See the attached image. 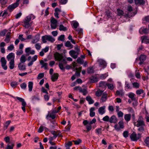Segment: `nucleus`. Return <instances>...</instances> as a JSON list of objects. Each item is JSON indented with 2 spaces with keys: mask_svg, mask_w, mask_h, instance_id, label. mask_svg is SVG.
I'll list each match as a JSON object with an SVG mask.
<instances>
[{
  "mask_svg": "<svg viewBox=\"0 0 149 149\" xmlns=\"http://www.w3.org/2000/svg\"><path fill=\"white\" fill-rule=\"evenodd\" d=\"M95 109L94 107H92L90 109V116L91 117L94 116L95 115V113L94 111Z\"/></svg>",
  "mask_w": 149,
  "mask_h": 149,
  "instance_id": "f3484780",
  "label": "nucleus"
},
{
  "mask_svg": "<svg viewBox=\"0 0 149 149\" xmlns=\"http://www.w3.org/2000/svg\"><path fill=\"white\" fill-rule=\"evenodd\" d=\"M116 94L118 96H122L124 95V93L122 91H116Z\"/></svg>",
  "mask_w": 149,
  "mask_h": 149,
  "instance_id": "f704fd0d",
  "label": "nucleus"
},
{
  "mask_svg": "<svg viewBox=\"0 0 149 149\" xmlns=\"http://www.w3.org/2000/svg\"><path fill=\"white\" fill-rule=\"evenodd\" d=\"M58 75L57 73L54 74L52 76L51 78L53 81L56 80L58 78Z\"/></svg>",
  "mask_w": 149,
  "mask_h": 149,
  "instance_id": "4be33fe9",
  "label": "nucleus"
},
{
  "mask_svg": "<svg viewBox=\"0 0 149 149\" xmlns=\"http://www.w3.org/2000/svg\"><path fill=\"white\" fill-rule=\"evenodd\" d=\"M22 63H19L18 65V67L19 70H24L26 69V65Z\"/></svg>",
  "mask_w": 149,
  "mask_h": 149,
  "instance_id": "dca6fc26",
  "label": "nucleus"
},
{
  "mask_svg": "<svg viewBox=\"0 0 149 149\" xmlns=\"http://www.w3.org/2000/svg\"><path fill=\"white\" fill-rule=\"evenodd\" d=\"M103 102L105 101L107 99V94L105 93H103Z\"/></svg>",
  "mask_w": 149,
  "mask_h": 149,
  "instance_id": "e2e57ef3",
  "label": "nucleus"
},
{
  "mask_svg": "<svg viewBox=\"0 0 149 149\" xmlns=\"http://www.w3.org/2000/svg\"><path fill=\"white\" fill-rule=\"evenodd\" d=\"M14 45L13 44H11L8 47L7 49L8 50L11 51L14 49Z\"/></svg>",
  "mask_w": 149,
  "mask_h": 149,
  "instance_id": "5fc2aeb1",
  "label": "nucleus"
},
{
  "mask_svg": "<svg viewBox=\"0 0 149 149\" xmlns=\"http://www.w3.org/2000/svg\"><path fill=\"white\" fill-rule=\"evenodd\" d=\"M59 30L60 31H66L67 30V29L63 25L61 24L59 26Z\"/></svg>",
  "mask_w": 149,
  "mask_h": 149,
  "instance_id": "bb28decb",
  "label": "nucleus"
},
{
  "mask_svg": "<svg viewBox=\"0 0 149 149\" xmlns=\"http://www.w3.org/2000/svg\"><path fill=\"white\" fill-rule=\"evenodd\" d=\"M13 98L15 99L16 98L17 100H19L20 102H22V103H26L25 101L24 100V99L22 98L19 97H13Z\"/></svg>",
  "mask_w": 149,
  "mask_h": 149,
  "instance_id": "c756f323",
  "label": "nucleus"
},
{
  "mask_svg": "<svg viewBox=\"0 0 149 149\" xmlns=\"http://www.w3.org/2000/svg\"><path fill=\"white\" fill-rule=\"evenodd\" d=\"M144 91L142 89L138 90L136 91V93L137 95H140L143 93Z\"/></svg>",
  "mask_w": 149,
  "mask_h": 149,
  "instance_id": "58836bf2",
  "label": "nucleus"
},
{
  "mask_svg": "<svg viewBox=\"0 0 149 149\" xmlns=\"http://www.w3.org/2000/svg\"><path fill=\"white\" fill-rule=\"evenodd\" d=\"M136 5H143L145 4V1L144 0H134Z\"/></svg>",
  "mask_w": 149,
  "mask_h": 149,
  "instance_id": "aec40b11",
  "label": "nucleus"
},
{
  "mask_svg": "<svg viewBox=\"0 0 149 149\" xmlns=\"http://www.w3.org/2000/svg\"><path fill=\"white\" fill-rule=\"evenodd\" d=\"M15 54L13 53H11L7 56V58L8 61H14Z\"/></svg>",
  "mask_w": 149,
  "mask_h": 149,
  "instance_id": "9b49d317",
  "label": "nucleus"
},
{
  "mask_svg": "<svg viewBox=\"0 0 149 149\" xmlns=\"http://www.w3.org/2000/svg\"><path fill=\"white\" fill-rule=\"evenodd\" d=\"M77 62L81 64H82L84 62V60L81 58H79L77 59Z\"/></svg>",
  "mask_w": 149,
  "mask_h": 149,
  "instance_id": "c03bdc74",
  "label": "nucleus"
},
{
  "mask_svg": "<svg viewBox=\"0 0 149 149\" xmlns=\"http://www.w3.org/2000/svg\"><path fill=\"white\" fill-rule=\"evenodd\" d=\"M7 0H0V3L2 7L7 3Z\"/></svg>",
  "mask_w": 149,
  "mask_h": 149,
  "instance_id": "2f4dec72",
  "label": "nucleus"
},
{
  "mask_svg": "<svg viewBox=\"0 0 149 149\" xmlns=\"http://www.w3.org/2000/svg\"><path fill=\"white\" fill-rule=\"evenodd\" d=\"M117 12L118 15L119 16H120L123 15V11L121 10H120L119 9H117Z\"/></svg>",
  "mask_w": 149,
  "mask_h": 149,
  "instance_id": "3c124183",
  "label": "nucleus"
},
{
  "mask_svg": "<svg viewBox=\"0 0 149 149\" xmlns=\"http://www.w3.org/2000/svg\"><path fill=\"white\" fill-rule=\"evenodd\" d=\"M44 76V74L43 73H40L38 74L37 78L38 79H41Z\"/></svg>",
  "mask_w": 149,
  "mask_h": 149,
  "instance_id": "0e129e2a",
  "label": "nucleus"
},
{
  "mask_svg": "<svg viewBox=\"0 0 149 149\" xmlns=\"http://www.w3.org/2000/svg\"><path fill=\"white\" fill-rule=\"evenodd\" d=\"M118 124L119 127L121 129H123L124 127V123H123V121H119L118 122Z\"/></svg>",
  "mask_w": 149,
  "mask_h": 149,
  "instance_id": "49530a36",
  "label": "nucleus"
},
{
  "mask_svg": "<svg viewBox=\"0 0 149 149\" xmlns=\"http://www.w3.org/2000/svg\"><path fill=\"white\" fill-rule=\"evenodd\" d=\"M26 84L25 83H23L20 85V87L23 89H25L26 87Z\"/></svg>",
  "mask_w": 149,
  "mask_h": 149,
  "instance_id": "8fccbe9b",
  "label": "nucleus"
},
{
  "mask_svg": "<svg viewBox=\"0 0 149 149\" xmlns=\"http://www.w3.org/2000/svg\"><path fill=\"white\" fill-rule=\"evenodd\" d=\"M10 33L9 32L7 33L6 36V38L4 39V41L7 43H9L10 40Z\"/></svg>",
  "mask_w": 149,
  "mask_h": 149,
  "instance_id": "2eb2a0df",
  "label": "nucleus"
},
{
  "mask_svg": "<svg viewBox=\"0 0 149 149\" xmlns=\"http://www.w3.org/2000/svg\"><path fill=\"white\" fill-rule=\"evenodd\" d=\"M33 83L32 82H29L28 83V88H29V91L31 92L32 90L33 86Z\"/></svg>",
  "mask_w": 149,
  "mask_h": 149,
  "instance_id": "cd10ccee",
  "label": "nucleus"
},
{
  "mask_svg": "<svg viewBox=\"0 0 149 149\" xmlns=\"http://www.w3.org/2000/svg\"><path fill=\"white\" fill-rule=\"evenodd\" d=\"M97 132L99 135H101L102 133V130L101 128L96 130Z\"/></svg>",
  "mask_w": 149,
  "mask_h": 149,
  "instance_id": "774afa93",
  "label": "nucleus"
},
{
  "mask_svg": "<svg viewBox=\"0 0 149 149\" xmlns=\"http://www.w3.org/2000/svg\"><path fill=\"white\" fill-rule=\"evenodd\" d=\"M40 63L42 65L41 68H44L45 69H48L47 67V63L41 60L40 61Z\"/></svg>",
  "mask_w": 149,
  "mask_h": 149,
  "instance_id": "a211bd4d",
  "label": "nucleus"
},
{
  "mask_svg": "<svg viewBox=\"0 0 149 149\" xmlns=\"http://www.w3.org/2000/svg\"><path fill=\"white\" fill-rule=\"evenodd\" d=\"M72 145V143L71 142H69L67 143L65 145L66 147L67 148L66 149H69L70 146Z\"/></svg>",
  "mask_w": 149,
  "mask_h": 149,
  "instance_id": "680f3d73",
  "label": "nucleus"
},
{
  "mask_svg": "<svg viewBox=\"0 0 149 149\" xmlns=\"http://www.w3.org/2000/svg\"><path fill=\"white\" fill-rule=\"evenodd\" d=\"M44 129H45L46 130H48V129L46 127L41 125L40 127L38 132L39 133H41L43 131Z\"/></svg>",
  "mask_w": 149,
  "mask_h": 149,
  "instance_id": "393cba45",
  "label": "nucleus"
},
{
  "mask_svg": "<svg viewBox=\"0 0 149 149\" xmlns=\"http://www.w3.org/2000/svg\"><path fill=\"white\" fill-rule=\"evenodd\" d=\"M69 54L72 58L76 59L77 58L79 53L74 50H72L69 52Z\"/></svg>",
  "mask_w": 149,
  "mask_h": 149,
  "instance_id": "1a4fd4ad",
  "label": "nucleus"
},
{
  "mask_svg": "<svg viewBox=\"0 0 149 149\" xmlns=\"http://www.w3.org/2000/svg\"><path fill=\"white\" fill-rule=\"evenodd\" d=\"M20 63H23L25 62L26 61V58L25 56L24 55H22L20 59Z\"/></svg>",
  "mask_w": 149,
  "mask_h": 149,
  "instance_id": "c85d7f7f",
  "label": "nucleus"
},
{
  "mask_svg": "<svg viewBox=\"0 0 149 149\" xmlns=\"http://www.w3.org/2000/svg\"><path fill=\"white\" fill-rule=\"evenodd\" d=\"M108 86V88L111 90H113L114 88L113 85L112 84H106Z\"/></svg>",
  "mask_w": 149,
  "mask_h": 149,
  "instance_id": "de8ad7c7",
  "label": "nucleus"
},
{
  "mask_svg": "<svg viewBox=\"0 0 149 149\" xmlns=\"http://www.w3.org/2000/svg\"><path fill=\"white\" fill-rule=\"evenodd\" d=\"M48 117L51 118L52 119H54L55 118V115L52 114H48L46 118L48 119Z\"/></svg>",
  "mask_w": 149,
  "mask_h": 149,
  "instance_id": "79ce46f5",
  "label": "nucleus"
},
{
  "mask_svg": "<svg viewBox=\"0 0 149 149\" xmlns=\"http://www.w3.org/2000/svg\"><path fill=\"white\" fill-rule=\"evenodd\" d=\"M131 118V115L130 114H126L124 115V119L127 122H128L130 121Z\"/></svg>",
  "mask_w": 149,
  "mask_h": 149,
  "instance_id": "412c9836",
  "label": "nucleus"
},
{
  "mask_svg": "<svg viewBox=\"0 0 149 149\" xmlns=\"http://www.w3.org/2000/svg\"><path fill=\"white\" fill-rule=\"evenodd\" d=\"M10 120H8L6 122L5 125L4 127V130H6L7 128L8 125L10 124Z\"/></svg>",
  "mask_w": 149,
  "mask_h": 149,
  "instance_id": "a18cd8bd",
  "label": "nucleus"
},
{
  "mask_svg": "<svg viewBox=\"0 0 149 149\" xmlns=\"http://www.w3.org/2000/svg\"><path fill=\"white\" fill-rule=\"evenodd\" d=\"M79 91L80 92L82 93L84 95H86L88 93L87 89L82 88L81 87L80 89H79Z\"/></svg>",
  "mask_w": 149,
  "mask_h": 149,
  "instance_id": "6ab92c4d",
  "label": "nucleus"
},
{
  "mask_svg": "<svg viewBox=\"0 0 149 149\" xmlns=\"http://www.w3.org/2000/svg\"><path fill=\"white\" fill-rule=\"evenodd\" d=\"M146 146L149 148V136L147 137L144 140Z\"/></svg>",
  "mask_w": 149,
  "mask_h": 149,
  "instance_id": "7c9ffc66",
  "label": "nucleus"
},
{
  "mask_svg": "<svg viewBox=\"0 0 149 149\" xmlns=\"http://www.w3.org/2000/svg\"><path fill=\"white\" fill-rule=\"evenodd\" d=\"M75 30L80 35H81L82 33V29L78 28L76 29Z\"/></svg>",
  "mask_w": 149,
  "mask_h": 149,
  "instance_id": "69168bd1",
  "label": "nucleus"
},
{
  "mask_svg": "<svg viewBox=\"0 0 149 149\" xmlns=\"http://www.w3.org/2000/svg\"><path fill=\"white\" fill-rule=\"evenodd\" d=\"M102 93V91L100 90H98L97 92H96L95 94L97 96H100Z\"/></svg>",
  "mask_w": 149,
  "mask_h": 149,
  "instance_id": "ea45409f",
  "label": "nucleus"
},
{
  "mask_svg": "<svg viewBox=\"0 0 149 149\" xmlns=\"http://www.w3.org/2000/svg\"><path fill=\"white\" fill-rule=\"evenodd\" d=\"M14 145L13 143L11 145H8L7 147L6 148V149H13Z\"/></svg>",
  "mask_w": 149,
  "mask_h": 149,
  "instance_id": "13d9d810",
  "label": "nucleus"
},
{
  "mask_svg": "<svg viewBox=\"0 0 149 149\" xmlns=\"http://www.w3.org/2000/svg\"><path fill=\"white\" fill-rule=\"evenodd\" d=\"M123 135L124 137L126 138L128 136V132L127 131H125L123 133Z\"/></svg>",
  "mask_w": 149,
  "mask_h": 149,
  "instance_id": "603ef678",
  "label": "nucleus"
},
{
  "mask_svg": "<svg viewBox=\"0 0 149 149\" xmlns=\"http://www.w3.org/2000/svg\"><path fill=\"white\" fill-rule=\"evenodd\" d=\"M86 100L89 103V104H91L94 102V101L92 99L90 96H88L86 97Z\"/></svg>",
  "mask_w": 149,
  "mask_h": 149,
  "instance_id": "5701e85b",
  "label": "nucleus"
},
{
  "mask_svg": "<svg viewBox=\"0 0 149 149\" xmlns=\"http://www.w3.org/2000/svg\"><path fill=\"white\" fill-rule=\"evenodd\" d=\"M7 32V30L4 29L0 32V36H5Z\"/></svg>",
  "mask_w": 149,
  "mask_h": 149,
  "instance_id": "09e8293b",
  "label": "nucleus"
},
{
  "mask_svg": "<svg viewBox=\"0 0 149 149\" xmlns=\"http://www.w3.org/2000/svg\"><path fill=\"white\" fill-rule=\"evenodd\" d=\"M72 24L74 27L76 29L77 27L79 26V23L77 21H74L72 22Z\"/></svg>",
  "mask_w": 149,
  "mask_h": 149,
  "instance_id": "473e14b6",
  "label": "nucleus"
},
{
  "mask_svg": "<svg viewBox=\"0 0 149 149\" xmlns=\"http://www.w3.org/2000/svg\"><path fill=\"white\" fill-rule=\"evenodd\" d=\"M88 73L89 74L92 73L94 72L93 68V67H89L87 69Z\"/></svg>",
  "mask_w": 149,
  "mask_h": 149,
  "instance_id": "e433bc0d",
  "label": "nucleus"
},
{
  "mask_svg": "<svg viewBox=\"0 0 149 149\" xmlns=\"http://www.w3.org/2000/svg\"><path fill=\"white\" fill-rule=\"evenodd\" d=\"M8 14V13L7 10H5L2 15V16L4 18L6 17Z\"/></svg>",
  "mask_w": 149,
  "mask_h": 149,
  "instance_id": "052dcab7",
  "label": "nucleus"
},
{
  "mask_svg": "<svg viewBox=\"0 0 149 149\" xmlns=\"http://www.w3.org/2000/svg\"><path fill=\"white\" fill-rule=\"evenodd\" d=\"M128 96L132 100L134 101L136 100V95L134 93L132 92L128 94Z\"/></svg>",
  "mask_w": 149,
  "mask_h": 149,
  "instance_id": "ddd939ff",
  "label": "nucleus"
},
{
  "mask_svg": "<svg viewBox=\"0 0 149 149\" xmlns=\"http://www.w3.org/2000/svg\"><path fill=\"white\" fill-rule=\"evenodd\" d=\"M125 87L127 89H131L132 87L130 85L129 83L127 81L125 82Z\"/></svg>",
  "mask_w": 149,
  "mask_h": 149,
  "instance_id": "864d4df0",
  "label": "nucleus"
},
{
  "mask_svg": "<svg viewBox=\"0 0 149 149\" xmlns=\"http://www.w3.org/2000/svg\"><path fill=\"white\" fill-rule=\"evenodd\" d=\"M55 59L56 61H61L64 64H66L67 62L66 59L64 58L62 54L58 52H56L54 54Z\"/></svg>",
  "mask_w": 149,
  "mask_h": 149,
  "instance_id": "7ed1b4c3",
  "label": "nucleus"
},
{
  "mask_svg": "<svg viewBox=\"0 0 149 149\" xmlns=\"http://www.w3.org/2000/svg\"><path fill=\"white\" fill-rule=\"evenodd\" d=\"M32 100L33 102L36 100H40V99L39 97H38L36 96H33L32 97H31Z\"/></svg>",
  "mask_w": 149,
  "mask_h": 149,
  "instance_id": "a19ab883",
  "label": "nucleus"
},
{
  "mask_svg": "<svg viewBox=\"0 0 149 149\" xmlns=\"http://www.w3.org/2000/svg\"><path fill=\"white\" fill-rule=\"evenodd\" d=\"M25 52L26 53V56H27L30 54L33 55L35 54V51L33 50H31L30 47H28L26 48Z\"/></svg>",
  "mask_w": 149,
  "mask_h": 149,
  "instance_id": "6e6552de",
  "label": "nucleus"
},
{
  "mask_svg": "<svg viewBox=\"0 0 149 149\" xmlns=\"http://www.w3.org/2000/svg\"><path fill=\"white\" fill-rule=\"evenodd\" d=\"M123 113L121 111H118L117 112V115L118 117H122L123 116Z\"/></svg>",
  "mask_w": 149,
  "mask_h": 149,
  "instance_id": "4d7b16f0",
  "label": "nucleus"
},
{
  "mask_svg": "<svg viewBox=\"0 0 149 149\" xmlns=\"http://www.w3.org/2000/svg\"><path fill=\"white\" fill-rule=\"evenodd\" d=\"M65 36L64 35H62L59 37L58 40L62 41H63L64 40Z\"/></svg>",
  "mask_w": 149,
  "mask_h": 149,
  "instance_id": "37998d69",
  "label": "nucleus"
},
{
  "mask_svg": "<svg viewBox=\"0 0 149 149\" xmlns=\"http://www.w3.org/2000/svg\"><path fill=\"white\" fill-rule=\"evenodd\" d=\"M49 98V97L47 94L44 95V99L46 101H48Z\"/></svg>",
  "mask_w": 149,
  "mask_h": 149,
  "instance_id": "338daca9",
  "label": "nucleus"
},
{
  "mask_svg": "<svg viewBox=\"0 0 149 149\" xmlns=\"http://www.w3.org/2000/svg\"><path fill=\"white\" fill-rule=\"evenodd\" d=\"M130 138L132 141H136L141 137V134L139 133L137 134L134 132L130 135Z\"/></svg>",
  "mask_w": 149,
  "mask_h": 149,
  "instance_id": "39448f33",
  "label": "nucleus"
},
{
  "mask_svg": "<svg viewBox=\"0 0 149 149\" xmlns=\"http://www.w3.org/2000/svg\"><path fill=\"white\" fill-rule=\"evenodd\" d=\"M118 119L114 115L112 116L110 118L109 122L111 123H116L118 122Z\"/></svg>",
  "mask_w": 149,
  "mask_h": 149,
  "instance_id": "f8f14e48",
  "label": "nucleus"
},
{
  "mask_svg": "<svg viewBox=\"0 0 149 149\" xmlns=\"http://www.w3.org/2000/svg\"><path fill=\"white\" fill-rule=\"evenodd\" d=\"M148 32V29L147 28H141L140 29L139 32L141 33H147Z\"/></svg>",
  "mask_w": 149,
  "mask_h": 149,
  "instance_id": "b1692460",
  "label": "nucleus"
},
{
  "mask_svg": "<svg viewBox=\"0 0 149 149\" xmlns=\"http://www.w3.org/2000/svg\"><path fill=\"white\" fill-rule=\"evenodd\" d=\"M19 5V3L15 2L13 4L9 5L7 9L10 12L12 11L15 8L17 7Z\"/></svg>",
  "mask_w": 149,
  "mask_h": 149,
  "instance_id": "423d86ee",
  "label": "nucleus"
},
{
  "mask_svg": "<svg viewBox=\"0 0 149 149\" xmlns=\"http://www.w3.org/2000/svg\"><path fill=\"white\" fill-rule=\"evenodd\" d=\"M40 38V36L39 35L35 36L33 38L32 42L33 44H35L38 42Z\"/></svg>",
  "mask_w": 149,
  "mask_h": 149,
  "instance_id": "4468645a",
  "label": "nucleus"
},
{
  "mask_svg": "<svg viewBox=\"0 0 149 149\" xmlns=\"http://www.w3.org/2000/svg\"><path fill=\"white\" fill-rule=\"evenodd\" d=\"M15 66L14 61H11L9 62V68L11 69L14 68Z\"/></svg>",
  "mask_w": 149,
  "mask_h": 149,
  "instance_id": "a878e982",
  "label": "nucleus"
},
{
  "mask_svg": "<svg viewBox=\"0 0 149 149\" xmlns=\"http://www.w3.org/2000/svg\"><path fill=\"white\" fill-rule=\"evenodd\" d=\"M134 124L135 126L139 127L138 130L140 132H143L144 131L145 125L143 118L141 116H139L138 120Z\"/></svg>",
  "mask_w": 149,
  "mask_h": 149,
  "instance_id": "f257e3e1",
  "label": "nucleus"
},
{
  "mask_svg": "<svg viewBox=\"0 0 149 149\" xmlns=\"http://www.w3.org/2000/svg\"><path fill=\"white\" fill-rule=\"evenodd\" d=\"M26 104V103H22V109L24 112H25L26 111L25 107Z\"/></svg>",
  "mask_w": 149,
  "mask_h": 149,
  "instance_id": "bf43d9fd",
  "label": "nucleus"
},
{
  "mask_svg": "<svg viewBox=\"0 0 149 149\" xmlns=\"http://www.w3.org/2000/svg\"><path fill=\"white\" fill-rule=\"evenodd\" d=\"M133 87L136 88H139L140 86V85L139 83L137 82H134L132 83Z\"/></svg>",
  "mask_w": 149,
  "mask_h": 149,
  "instance_id": "72a5a7b5",
  "label": "nucleus"
},
{
  "mask_svg": "<svg viewBox=\"0 0 149 149\" xmlns=\"http://www.w3.org/2000/svg\"><path fill=\"white\" fill-rule=\"evenodd\" d=\"M51 26L52 29H55L57 27V21L53 18L51 20Z\"/></svg>",
  "mask_w": 149,
  "mask_h": 149,
  "instance_id": "0eeeda50",
  "label": "nucleus"
},
{
  "mask_svg": "<svg viewBox=\"0 0 149 149\" xmlns=\"http://www.w3.org/2000/svg\"><path fill=\"white\" fill-rule=\"evenodd\" d=\"M146 56L144 54H142L141 55L139 58L140 61V62L139 63V64L141 65L143 64L144 61L146 60Z\"/></svg>",
  "mask_w": 149,
  "mask_h": 149,
  "instance_id": "9d476101",
  "label": "nucleus"
},
{
  "mask_svg": "<svg viewBox=\"0 0 149 149\" xmlns=\"http://www.w3.org/2000/svg\"><path fill=\"white\" fill-rule=\"evenodd\" d=\"M17 85V83L16 81H13L10 84L11 86L13 88L16 87Z\"/></svg>",
  "mask_w": 149,
  "mask_h": 149,
  "instance_id": "4c0bfd02",
  "label": "nucleus"
},
{
  "mask_svg": "<svg viewBox=\"0 0 149 149\" xmlns=\"http://www.w3.org/2000/svg\"><path fill=\"white\" fill-rule=\"evenodd\" d=\"M0 62L1 63V64L6 65L7 63V61L5 59V58L4 57H2L1 58Z\"/></svg>",
  "mask_w": 149,
  "mask_h": 149,
  "instance_id": "c9c22d12",
  "label": "nucleus"
},
{
  "mask_svg": "<svg viewBox=\"0 0 149 149\" xmlns=\"http://www.w3.org/2000/svg\"><path fill=\"white\" fill-rule=\"evenodd\" d=\"M35 17L32 14L27 16L25 19L24 21V26L26 28H28L31 26V23H29V22L31 20L35 19Z\"/></svg>",
  "mask_w": 149,
  "mask_h": 149,
  "instance_id": "f03ea898",
  "label": "nucleus"
},
{
  "mask_svg": "<svg viewBox=\"0 0 149 149\" xmlns=\"http://www.w3.org/2000/svg\"><path fill=\"white\" fill-rule=\"evenodd\" d=\"M110 118L109 116H106L103 118V120L107 122H109Z\"/></svg>",
  "mask_w": 149,
  "mask_h": 149,
  "instance_id": "6e6d98bb",
  "label": "nucleus"
},
{
  "mask_svg": "<svg viewBox=\"0 0 149 149\" xmlns=\"http://www.w3.org/2000/svg\"><path fill=\"white\" fill-rule=\"evenodd\" d=\"M42 40L43 43L47 42V40L53 42L55 40V39L50 35H45L42 37Z\"/></svg>",
  "mask_w": 149,
  "mask_h": 149,
  "instance_id": "20e7f679",
  "label": "nucleus"
}]
</instances>
